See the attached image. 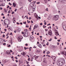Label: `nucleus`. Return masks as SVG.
I'll return each mask as SVG.
<instances>
[{"label":"nucleus","instance_id":"1","mask_svg":"<svg viewBox=\"0 0 66 66\" xmlns=\"http://www.w3.org/2000/svg\"><path fill=\"white\" fill-rule=\"evenodd\" d=\"M59 15H56L55 16H54L53 18V19L54 20V21H57L58 19H59Z\"/></svg>","mask_w":66,"mask_h":66},{"label":"nucleus","instance_id":"2","mask_svg":"<svg viewBox=\"0 0 66 66\" xmlns=\"http://www.w3.org/2000/svg\"><path fill=\"white\" fill-rule=\"evenodd\" d=\"M7 20L8 21V24H10V20H9V19H7L5 20L4 21V24H3V26H5L6 24H6L7 23L6 22V21Z\"/></svg>","mask_w":66,"mask_h":66},{"label":"nucleus","instance_id":"3","mask_svg":"<svg viewBox=\"0 0 66 66\" xmlns=\"http://www.w3.org/2000/svg\"><path fill=\"white\" fill-rule=\"evenodd\" d=\"M30 40L31 42H34V38L32 36H30Z\"/></svg>","mask_w":66,"mask_h":66},{"label":"nucleus","instance_id":"4","mask_svg":"<svg viewBox=\"0 0 66 66\" xmlns=\"http://www.w3.org/2000/svg\"><path fill=\"white\" fill-rule=\"evenodd\" d=\"M23 38V37L21 36H19L18 37V40L19 42H21V39Z\"/></svg>","mask_w":66,"mask_h":66},{"label":"nucleus","instance_id":"5","mask_svg":"<svg viewBox=\"0 0 66 66\" xmlns=\"http://www.w3.org/2000/svg\"><path fill=\"white\" fill-rule=\"evenodd\" d=\"M30 6H31V7H32L34 9H35V7H34V6L33 5V3H30Z\"/></svg>","mask_w":66,"mask_h":66},{"label":"nucleus","instance_id":"6","mask_svg":"<svg viewBox=\"0 0 66 66\" xmlns=\"http://www.w3.org/2000/svg\"><path fill=\"white\" fill-rule=\"evenodd\" d=\"M61 54H64L65 55V56H66V52L65 51H62L61 52Z\"/></svg>","mask_w":66,"mask_h":66},{"label":"nucleus","instance_id":"7","mask_svg":"<svg viewBox=\"0 0 66 66\" xmlns=\"http://www.w3.org/2000/svg\"><path fill=\"white\" fill-rule=\"evenodd\" d=\"M6 54H8V55H11V53H10V52L9 51H6Z\"/></svg>","mask_w":66,"mask_h":66},{"label":"nucleus","instance_id":"8","mask_svg":"<svg viewBox=\"0 0 66 66\" xmlns=\"http://www.w3.org/2000/svg\"><path fill=\"white\" fill-rule=\"evenodd\" d=\"M22 34L24 37H27L28 36V33H23Z\"/></svg>","mask_w":66,"mask_h":66},{"label":"nucleus","instance_id":"9","mask_svg":"<svg viewBox=\"0 0 66 66\" xmlns=\"http://www.w3.org/2000/svg\"><path fill=\"white\" fill-rule=\"evenodd\" d=\"M65 60H63L61 62V63H62L61 65H64V64H65Z\"/></svg>","mask_w":66,"mask_h":66},{"label":"nucleus","instance_id":"10","mask_svg":"<svg viewBox=\"0 0 66 66\" xmlns=\"http://www.w3.org/2000/svg\"><path fill=\"white\" fill-rule=\"evenodd\" d=\"M21 30V29L20 28H18L17 30V31L18 32H19Z\"/></svg>","mask_w":66,"mask_h":66},{"label":"nucleus","instance_id":"11","mask_svg":"<svg viewBox=\"0 0 66 66\" xmlns=\"http://www.w3.org/2000/svg\"><path fill=\"white\" fill-rule=\"evenodd\" d=\"M21 55H22L24 56V55H26V53H25V52H23V53H21Z\"/></svg>","mask_w":66,"mask_h":66},{"label":"nucleus","instance_id":"12","mask_svg":"<svg viewBox=\"0 0 66 66\" xmlns=\"http://www.w3.org/2000/svg\"><path fill=\"white\" fill-rule=\"evenodd\" d=\"M5 6V3H2L0 5V6Z\"/></svg>","mask_w":66,"mask_h":66},{"label":"nucleus","instance_id":"13","mask_svg":"<svg viewBox=\"0 0 66 66\" xmlns=\"http://www.w3.org/2000/svg\"><path fill=\"white\" fill-rule=\"evenodd\" d=\"M37 27H38V25H35L34 26V29H36V28H37Z\"/></svg>","mask_w":66,"mask_h":66},{"label":"nucleus","instance_id":"14","mask_svg":"<svg viewBox=\"0 0 66 66\" xmlns=\"http://www.w3.org/2000/svg\"><path fill=\"white\" fill-rule=\"evenodd\" d=\"M57 64L58 65H60V64H61V62H60V61H57Z\"/></svg>","mask_w":66,"mask_h":66},{"label":"nucleus","instance_id":"15","mask_svg":"<svg viewBox=\"0 0 66 66\" xmlns=\"http://www.w3.org/2000/svg\"><path fill=\"white\" fill-rule=\"evenodd\" d=\"M19 4L20 6H22V2H20L19 3Z\"/></svg>","mask_w":66,"mask_h":66},{"label":"nucleus","instance_id":"16","mask_svg":"<svg viewBox=\"0 0 66 66\" xmlns=\"http://www.w3.org/2000/svg\"><path fill=\"white\" fill-rule=\"evenodd\" d=\"M32 10V8L30 7L29 8V11H31Z\"/></svg>","mask_w":66,"mask_h":66},{"label":"nucleus","instance_id":"17","mask_svg":"<svg viewBox=\"0 0 66 66\" xmlns=\"http://www.w3.org/2000/svg\"><path fill=\"white\" fill-rule=\"evenodd\" d=\"M63 28L64 30L66 31V26H63Z\"/></svg>","mask_w":66,"mask_h":66},{"label":"nucleus","instance_id":"18","mask_svg":"<svg viewBox=\"0 0 66 66\" xmlns=\"http://www.w3.org/2000/svg\"><path fill=\"white\" fill-rule=\"evenodd\" d=\"M38 46L39 47V48H41L42 47V45L40 44H39V45H38Z\"/></svg>","mask_w":66,"mask_h":66},{"label":"nucleus","instance_id":"19","mask_svg":"<svg viewBox=\"0 0 66 66\" xmlns=\"http://www.w3.org/2000/svg\"><path fill=\"white\" fill-rule=\"evenodd\" d=\"M13 5L14 7H15V6H16V4H15V3H14V2L13 3Z\"/></svg>","mask_w":66,"mask_h":66},{"label":"nucleus","instance_id":"20","mask_svg":"<svg viewBox=\"0 0 66 66\" xmlns=\"http://www.w3.org/2000/svg\"><path fill=\"white\" fill-rule=\"evenodd\" d=\"M1 40L2 42V41L3 40V39L2 38H0V44H1Z\"/></svg>","mask_w":66,"mask_h":66},{"label":"nucleus","instance_id":"21","mask_svg":"<svg viewBox=\"0 0 66 66\" xmlns=\"http://www.w3.org/2000/svg\"><path fill=\"white\" fill-rule=\"evenodd\" d=\"M48 19V20H50L51 19V16H49L47 18Z\"/></svg>","mask_w":66,"mask_h":66},{"label":"nucleus","instance_id":"22","mask_svg":"<svg viewBox=\"0 0 66 66\" xmlns=\"http://www.w3.org/2000/svg\"><path fill=\"white\" fill-rule=\"evenodd\" d=\"M52 33V31L51 30H50L49 31V33Z\"/></svg>","mask_w":66,"mask_h":66},{"label":"nucleus","instance_id":"23","mask_svg":"<svg viewBox=\"0 0 66 66\" xmlns=\"http://www.w3.org/2000/svg\"><path fill=\"white\" fill-rule=\"evenodd\" d=\"M55 33H59V32H58V31L57 30H56L55 31Z\"/></svg>","mask_w":66,"mask_h":66},{"label":"nucleus","instance_id":"24","mask_svg":"<svg viewBox=\"0 0 66 66\" xmlns=\"http://www.w3.org/2000/svg\"><path fill=\"white\" fill-rule=\"evenodd\" d=\"M52 47L53 48H56V47H55V46H52Z\"/></svg>","mask_w":66,"mask_h":66},{"label":"nucleus","instance_id":"25","mask_svg":"<svg viewBox=\"0 0 66 66\" xmlns=\"http://www.w3.org/2000/svg\"><path fill=\"white\" fill-rule=\"evenodd\" d=\"M5 62V61H4L3 60H2V63L3 64H4L5 62Z\"/></svg>","mask_w":66,"mask_h":66},{"label":"nucleus","instance_id":"26","mask_svg":"<svg viewBox=\"0 0 66 66\" xmlns=\"http://www.w3.org/2000/svg\"><path fill=\"white\" fill-rule=\"evenodd\" d=\"M40 52V51H39L38 50H37L36 51V52L37 53H38Z\"/></svg>","mask_w":66,"mask_h":66},{"label":"nucleus","instance_id":"27","mask_svg":"<svg viewBox=\"0 0 66 66\" xmlns=\"http://www.w3.org/2000/svg\"><path fill=\"white\" fill-rule=\"evenodd\" d=\"M35 17L36 18H38V15H36L35 16Z\"/></svg>","mask_w":66,"mask_h":66},{"label":"nucleus","instance_id":"28","mask_svg":"<svg viewBox=\"0 0 66 66\" xmlns=\"http://www.w3.org/2000/svg\"><path fill=\"white\" fill-rule=\"evenodd\" d=\"M46 53H47V54H49V53H50V52H49V51H48Z\"/></svg>","mask_w":66,"mask_h":66},{"label":"nucleus","instance_id":"29","mask_svg":"<svg viewBox=\"0 0 66 66\" xmlns=\"http://www.w3.org/2000/svg\"><path fill=\"white\" fill-rule=\"evenodd\" d=\"M48 35H50V36H51L52 35V33H48Z\"/></svg>","mask_w":66,"mask_h":66},{"label":"nucleus","instance_id":"30","mask_svg":"<svg viewBox=\"0 0 66 66\" xmlns=\"http://www.w3.org/2000/svg\"><path fill=\"white\" fill-rule=\"evenodd\" d=\"M54 60H53L54 61H55V59L56 58V57L55 56L54 57Z\"/></svg>","mask_w":66,"mask_h":66},{"label":"nucleus","instance_id":"31","mask_svg":"<svg viewBox=\"0 0 66 66\" xmlns=\"http://www.w3.org/2000/svg\"><path fill=\"white\" fill-rule=\"evenodd\" d=\"M43 28H46V26H45V25H43Z\"/></svg>","mask_w":66,"mask_h":66},{"label":"nucleus","instance_id":"32","mask_svg":"<svg viewBox=\"0 0 66 66\" xmlns=\"http://www.w3.org/2000/svg\"><path fill=\"white\" fill-rule=\"evenodd\" d=\"M51 40H52V38H51L50 39L48 40V41L51 42Z\"/></svg>","mask_w":66,"mask_h":66},{"label":"nucleus","instance_id":"33","mask_svg":"<svg viewBox=\"0 0 66 66\" xmlns=\"http://www.w3.org/2000/svg\"><path fill=\"white\" fill-rule=\"evenodd\" d=\"M3 45H4V46H5V45H6V43H3Z\"/></svg>","mask_w":66,"mask_h":66},{"label":"nucleus","instance_id":"34","mask_svg":"<svg viewBox=\"0 0 66 66\" xmlns=\"http://www.w3.org/2000/svg\"><path fill=\"white\" fill-rule=\"evenodd\" d=\"M27 31H25L24 32V33H28V32Z\"/></svg>","mask_w":66,"mask_h":66},{"label":"nucleus","instance_id":"35","mask_svg":"<svg viewBox=\"0 0 66 66\" xmlns=\"http://www.w3.org/2000/svg\"><path fill=\"white\" fill-rule=\"evenodd\" d=\"M44 25H46L47 24V22H45L44 23Z\"/></svg>","mask_w":66,"mask_h":66},{"label":"nucleus","instance_id":"36","mask_svg":"<svg viewBox=\"0 0 66 66\" xmlns=\"http://www.w3.org/2000/svg\"><path fill=\"white\" fill-rule=\"evenodd\" d=\"M14 13H15V12H12V14H14Z\"/></svg>","mask_w":66,"mask_h":66},{"label":"nucleus","instance_id":"37","mask_svg":"<svg viewBox=\"0 0 66 66\" xmlns=\"http://www.w3.org/2000/svg\"><path fill=\"white\" fill-rule=\"evenodd\" d=\"M9 5H12V4H11L10 3H9Z\"/></svg>","mask_w":66,"mask_h":66},{"label":"nucleus","instance_id":"38","mask_svg":"<svg viewBox=\"0 0 66 66\" xmlns=\"http://www.w3.org/2000/svg\"><path fill=\"white\" fill-rule=\"evenodd\" d=\"M40 26H42V25H43V23H40Z\"/></svg>","mask_w":66,"mask_h":66},{"label":"nucleus","instance_id":"39","mask_svg":"<svg viewBox=\"0 0 66 66\" xmlns=\"http://www.w3.org/2000/svg\"><path fill=\"white\" fill-rule=\"evenodd\" d=\"M10 12H11V11L9 10V11H8V13H11Z\"/></svg>","mask_w":66,"mask_h":66},{"label":"nucleus","instance_id":"40","mask_svg":"<svg viewBox=\"0 0 66 66\" xmlns=\"http://www.w3.org/2000/svg\"><path fill=\"white\" fill-rule=\"evenodd\" d=\"M15 59H16V60H17L18 59V58H17V57H14Z\"/></svg>","mask_w":66,"mask_h":66},{"label":"nucleus","instance_id":"41","mask_svg":"<svg viewBox=\"0 0 66 66\" xmlns=\"http://www.w3.org/2000/svg\"><path fill=\"white\" fill-rule=\"evenodd\" d=\"M25 46H28V44L27 43L26 44H25Z\"/></svg>","mask_w":66,"mask_h":66},{"label":"nucleus","instance_id":"42","mask_svg":"<svg viewBox=\"0 0 66 66\" xmlns=\"http://www.w3.org/2000/svg\"><path fill=\"white\" fill-rule=\"evenodd\" d=\"M26 28H29V26H28L26 25Z\"/></svg>","mask_w":66,"mask_h":66},{"label":"nucleus","instance_id":"43","mask_svg":"<svg viewBox=\"0 0 66 66\" xmlns=\"http://www.w3.org/2000/svg\"><path fill=\"white\" fill-rule=\"evenodd\" d=\"M49 43H47V44H46V45H47V46H48L49 45Z\"/></svg>","mask_w":66,"mask_h":66},{"label":"nucleus","instance_id":"44","mask_svg":"<svg viewBox=\"0 0 66 66\" xmlns=\"http://www.w3.org/2000/svg\"><path fill=\"white\" fill-rule=\"evenodd\" d=\"M3 37H5V35H3L2 36Z\"/></svg>","mask_w":66,"mask_h":66},{"label":"nucleus","instance_id":"45","mask_svg":"<svg viewBox=\"0 0 66 66\" xmlns=\"http://www.w3.org/2000/svg\"><path fill=\"white\" fill-rule=\"evenodd\" d=\"M57 40V41L59 42H60L61 41V40L60 39L58 40Z\"/></svg>","mask_w":66,"mask_h":66},{"label":"nucleus","instance_id":"46","mask_svg":"<svg viewBox=\"0 0 66 66\" xmlns=\"http://www.w3.org/2000/svg\"><path fill=\"white\" fill-rule=\"evenodd\" d=\"M11 47V45H8V47Z\"/></svg>","mask_w":66,"mask_h":66},{"label":"nucleus","instance_id":"47","mask_svg":"<svg viewBox=\"0 0 66 66\" xmlns=\"http://www.w3.org/2000/svg\"><path fill=\"white\" fill-rule=\"evenodd\" d=\"M34 48H36V47L35 46H34V47H33Z\"/></svg>","mask_w":66,"mask_h":66},{"label":"nucleus","instance_id":"48","mask_svg":"<svg viewBox=\"0 0 66 66\" xmlns=\"http://www.w3.org/2000/svg\"><path fill=\"white\" fill-rule=\"evenodd\" d=\"M17 11V9H15L14 10V12H16V11Z\"/></svg>","mask_w":66,"mask_h":66},{"label":"nucleus","instance_id":"49","mask_svg":"<svg viewBox=\"0 0 66 66\" xmlns=\"http://www.w3.org/2000/svg\"><path fill=\"white\" fill-rule=\"evenodd\" d=\"M9 7H10V6H9V5H7V8H9Z\"/></svg>","mask_w":66,"mask_h":66},{"label":"nucleus","instance_id":"50","mask_svg":"<svg viewBox=\"0 0 66 66\" xmlns=\"http://www.w3.org/2000/svg\"><path fill=\"white\" fill-rule=\"evenodd\" d=\"M24 49L25 50H26V49H27V48L26 47H24Z\"/></svg>","mask_w":66,"mask_h":66},{"label":"nucleus","instance_id":"51","mask_svg":"<svg viewBox=\"0 0 66 66\" xmlns=\"http://www.w3.org/2000/svg\"><path fill=\"white\" fill-rule=\"evenodd\" d=\"M39 3H40V2H37V4H39Z\"/></svg>","mask_w":66,"mask_h":66},{"label":"nucleus","instance_id":"52","mask_svg":"<svg viewBox=\"0 0 66 66\" xmlns=\"http://www.w3.org/2000/svg\"><path fill=\"white\" fill-rule=\"evenodd\" d=\"M55 39H57V38H56V37H55Z\"/></svg>","mask_w":66,"mask_h":66},{"label":"nucleus","instance_id":"53","mask_svg":"<svg viewBox=\"0 0 66 66\" xmlns=\"http://www.w3.org/2000/svg\"><path fill=\"white\" fill-rule=\"evenodd\" d=\"M16 23L17 24H20L19 23H18V22H17Z\"/></svg>","mask_w":66,"mask_h":66},{"label":"nucleus","instance_id":"54","mask_svg":"<svg viewBox=\"0 0 66 66\" xmlns=\"http://www.w3.org/2000/svg\"><path fill=\"white\" fill-rule=\"evenodd\" d=\"M29 62H27V65H29Z\"/></svg>","mask_w":66,"mask_h":66},{"label":"nucleus","instance_id":"55","mask_svg":"<svg viewBox=\"0 0 66 66\" xmlns=\"http://www.w3.org/2000/svg\"><path fill=\"white\" fill-rule=\"evenodd\" d=\"M15 61L16 63H17V62H18V60H15Z\"/></svg>","mask_w":66,"mask_h":66},{"label":"nucleus","instance_id":"56","mask_svg":"<svg viewBox=\"0 0 66 66\" xmlns=\"http://www.w3.org/2000/svg\"><path fill=\"white\" fill-rule=\"evenodd\" d=\"M16 31V30H14V33H16V31Z\"/></svg>","mask_w":66,"mask_h":66},{"label":"nucleus","instance_id":"57","mask_svg":"<svg viewBox=\"0 0 66 66\" xmlns=\"http://www.w3.org/2000/svg\"><path fill=\"white\" fill-rule=\"evenodd\" d=\"M24 24H26V22H23Z\"/></svg>","mask_w":66,"mask_h":66},{"label":"nucleus","instance_id":"58","mask_svg":"<svg viewBox=\"0 0 66 66\" xmlns=\"http://www.w3.org/2000/svg\"><path fill=\"white\" fill-rule=\"evenodd\" d=\"M46 9H46L45 10L46 11H48V8H47Z\"/></svg>","mask_w":66,"mask_h":66},{"label":"nucleus","instance_id":"59","mask_svg":"<svg viewBox=\"0 0 66 66\" xmlns=\"http://www.w3.org/2000/svg\"><path fill=\"white\" fill-rule=\"evenodd\" d=\"M9 33H7V34L6 35V36H7L8 35H9Z\"/></svg>","mask_w":66,"mask_h":66},{"label":"nucleus","instance_id":"60","mask_svg":"<svg viewBox=\"0 0 66 66\" xmlns=\"http://www.w3.org/2000/svg\"><path fill=\"white\" fill-rule=\"evenodd\" d=\"M55 35L56 36H57V33L55 34Z\"/></svg>","mask_w":66,"mask_h":66},{"label":"nucleus","instance_id":"61","mask_svg":"<svg viewBox=\"0 0 66 66\" xmlns=\"http://www.w3.org/2000/svg\"><path fill=\"white\" fill-rule=\"evenodd\" d=\"M31 23H33V21L32 20H31Z\"/></svg>","mask_w":66,"mask_h":66},{"label":"nucleus","instance_id":"62","mask_svg":"<svg viewBox=\"0 0 66 66\" xmlns=\"http://www.w3.org/2000/svg\"><path fill=\"white\" fill-rule=\"evenodd\" d=\"M24 31H27V29H24Z\"/></svg>","mask_w":66,"mask_h":66},{"label":"nucleus","instance_id":"63","mask_svg":"<svg viewBox=\"0 0 66 66\" xmlns=\"http://www.w3.org/2000/svg\"><path fill=\"white\" fill-rule=\"evenodd\" d=\"M50 24L49 23L48 24H47V26H50Z\"/></svg>","mask_w":66,"mask_h":66},{"label":"nucleus","instance_id":"64","mask_svg":"<svg viewBox=\"0 0 66 66\" xmlns=\"http://www.w3.org/2000/svg\"><path fill=\"white\" fill-rule=\"evenodd\" d=\"M27 66H30V65H29V64H28L27 65Z\"/></svg>","mask_w":66,"mask_h":66}]
</instances>
